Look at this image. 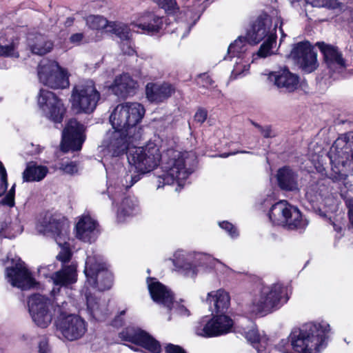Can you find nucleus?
Masks as SVG:
<instances>
[{"label":"nucleus","instance_id":"52","mask_svg":"<svg viewBox=\"0 0 353 353\" xmlns=\"http://www.w3.org/2000/svg\"><path fill=\"white\" fill-rule=\"evenodd\" d=\"M167 309L181 316H189L190 315V310L184 305L179 302H174V301H172L170 308Z\"/></svg>","mask_w":353,"mask_h":353},{"label":"nucleus","instance_id":"61","mask_svg":"<svg viewBox=\"0 0 353 353\" xmlns=\"http://www.w3.org/2000/svg\"><path fill=\"white\" fill-rule=\"evenodd\" d=\"M165 351L167 353H186L181 347L173 344H168L165 347Z\"/></svg>","mask_w":353,"mask_h":353},{"label":"nucleus","instance_id":"42","mask_svg":"<svg viewBox=\"0 0 353 353\" xmlns=\"http://www.w3.org/2000/svg\"><path fill=\"white\" fill-rule=\"evenodd\" d=\"M276 47V37L271 36L270 39L263 41L259 49L256 53L252 52V61L258 58H266L274 54V49Z\"/></svg>","mask_w":353,"mask_h":353},{"label":"nucleus","instance_id":"16","mask_svg":"<svg viewBox=\"0 0 353 353\" xmlns=\"http://www.w3.org/2000/svg\"><path fill=\"white\" fill-rule=\"evenodd\" d=\"M205 254L177 250L171 259L175 270L185 276L194 277L199 268L205 265Z\"/></svg>","mask_w":353,"mask_h":353},{"label":"nucleus","instance_id":"13","mask_svg":"<svg viewBox=\"0 0 353 353\" xmlns=\"http://www.w3.org/2000/svg\"><path fill=\"white\" fill-rule=\"evenodd\" d=\"M279 24L281 33V42L285 34L281 28L282 22L281 19L279 17L272 19L267 14L259 15L255 20L251 28L247 32L248 40L256 44L266 39H270L271 36L276 37V28Z\"/></svg>","mask_w":353,"mask_h":353},{"label":"nucleus","instance_id":"19","mask_svg":"<svg viewBox=\"0 0 353 353\" xmlns=\"http://www.w3.org/2000/svg\"><path fill=\"white\" fill-rule=\"evenodd\" d=\"M6 278L12 286L22 290L30 289L37 285L24 263L18 257L11 259V266L6 270Z\"/></svg>","mask_w":353,"mask_h":353},{"label":"nucleus","instance_id":"51","mask_svg":"<svg viewBox=\"0 0 353 353\" xmlns=\"http://www.w3.org/2000/svg\"><path fill=\"white\" fill-rule=\"evenodd\" d=\"M307 4L311 5L312 7L334 9L339 7V0H305Z\"/></svg>","mask_w":353,"mask_h":353},{"label":"nucleus","instance_id":"20","mask_svg":"<svg viewBox=\"0 0 353 353\" xmlns=\"http://www.w3.org/2000/svg\"><path fill=\"white\" fill-rule=\"evenodd\" d=\"M50 300L45 296L37 294L29 298V312L37 326L45 328L51 323L52 313L50 310Z\"/></svg>","mask_w":353,"mask_h":353},{"label":"nucleus","instance_id":"54","mask_svg":"<svg viewBox=\"0 0 353 353\" xmlns=\"http://www.w3.org/2000/svg\"><path fill=\"white\" fill-rule=\"evenodd\" d=\"M221 228L224 230L232 238H236L239 236L236 228L230 222L222 221L219 223Z\"/></svg>","mask_w":353,"mask_h":353},{"label":"nucleus","instance_id":"55","mask_svg":"<svg viewBox=\"0 0 353 353\" xmlns=\"http://www.w3.org/2000/svg\"><path fill=\"white\" fill-rule=\"evenodd\" d=\"M120 48L123 54L133 55L135 53L130 37H129V39L121 41Z\"/></svg>","mask_w":353,"mask_h":353},{"label":"nucleus","instance_id":"12","mask_svg":"<svg viewBox=\"0 0 353 353\" xmlns=\"http://www.w3.org/2000/svg\"><path fill=\"white\" fill-rule=\"evenodd\" d=\"M38 77L41 83L53 89H64L70 85L67 70L55 61H42L38 68Z\"/></svg>","mask_w":353,"mask_h":353},{"label":"nucleus","instance_id":"5","mask_svg":"<svg viewBox=\"0 0 353 353\" xmlns=\"http://www.w3.org/2000/svg\"><path fill=\"white\" fill-rule=\"evenodd\" d=\"M288 299L287 290L283 284H262L248 305V310L252 314L265 316L279 309Z\"/></svg>","mask_w":353,"mask_h":353},{"label":"nucleus","instance_id":"32","mask_svg":"<svg viewBox=\"0 0 353 353\" xmlns=\"http://www.w3.org/2000/svg\"><path fill=\"white\" fill-rule=\"evenodd\" d=\"M207 303L212 312L217 314L224 313L230 306V298L229 294L223 290L212 291L208 294Z\"/></svg>","mask_w":353,"mask_h":353},{"label":"nucleus","instance_id":"29","mask_svg":"<svg viewBox=\"0 0 353 353\" xmlns=\"http://www.w3.org/2000/svg\"><path fill=\"white\" fill-rule=\"evenodd\" d=\"M174 87L166 82L162 83H149L145 88L148 99L151 102L161 103L168 99L174 92Z\"/></svg>","mask_w":353,"mask_h":353},{"label":"nucleus","instance_id":"44","mask_svg":"<svg viewBox=\"0 0 353 353\" xmlns=\"http://www.w3.org/2000/svg\"><path fill=\"white\" fill-rule=\"evenodd\" d=\"M107 30L116 34L120 39H127L130 37V29L129 26L122 22H109Z\"/></svg>","mask_w":353,"mask_h":353},{"label":"nucleus","instance_id":"27","mask_svg":"<svg viewBox=\"0 0 353 353\" xmlns=\"http://www.w3.org/2000/svg\"><path fill=\"white\" fill-rule=\"evenodd\" d=\"M316 46L323 54L325 62L330 70L340 72L345 68L346 61L338 47L324 42H318Z\"/></svg>","mask_w":353,"mask_h":353},{"label":"nucleus","instance_id":"1","mask_svg":"<svg viewBox=\"0 0 353 353\" xmlns=\"http://www.w3.org/2000/svg\"><path fill=\"white\" fill-rule=\"evenodd\" d=\"M330 331L325 321L310 322L293 330L289 338L281 339L275 348L281 353H319L326 347Z\"/></svg>","mask_w":353,"mask_h":353},{"label":"nucleus","instance_id":"8","mask_svg":"<svg viewBox=\"0 0 353 353\" xmlns=\"http://www.w3.org/2000/svg\"><path fill=\"white\" fill-rule=\"evenodd\" d=\"M161 157L159 147L152 141L143 147L132 146L127 152L129 164L140 174L153 170L159 165Z\"/></svg>","mask_w":353,"mask_h":353},{"label":"nucleus","instance_id":"25","mask_svg":"<svg viewBox=\"0 0 353 353\" xmlns=\"http://www.w3.org/2000/svg\"><path fill=\"white\" fill-rule=\"evenodd\" d=\"M267 75L269 82L273 83L282 92H292L298 88L299 77L292 73L286 68L278 71L271 72Z\"/></svg>","mask_w":353,"mask_h":353},{"label":"nucleus","instance_id":"11","mask_svg":"<svg viewBox=\"0 0 353 353\" xmlns=\"http://www.w3.org/2000/svg\"><path fill=\"white\" fill-rule=\"evenodd\" d=\"M233 321L224 314H216L201 318L194 326L196 335L203 338L216 337L226 334L232 330Z\"/></svg>","mask_w":353,"mask_h":353},{"label":"nucleus","instance_id":"48","mask_svg":"<svg viewBox=\"0 0 353 353\" xmlns=\"http://www.w3.org/2000/svg\"><path fill=\"white\" fill-rule=\"evenodd\" d=\"M18 42L12 41L8 45H0V57L19 58Z\"/></svg>","mask_w":353,"mask_h":353},{"label":"nucleus","instance_id":"30","mask_svg":"<svg viewBox=\"0 0 353 353\" xmlns=\"http://www.w3.org/2000/svg\"><path fill=\"white\" fill-rule=\"evenodd\" d=\"M164 19L163 17L148 11L141 14L137 23H132V25L148 34L159 32L162 29Z\"/></svg>","mask_w":353,"mask_h":353},{"label":"nucleus","instance_id":"36","mask_svg":"<svg viewBox=\"0 0 353 353\" xmlns=\"http://www.w3.org/2000/svg\"><path fill=\"white\" fill-rule=\"evenodd\" d=\"M250 43L247 37H239L229 46L228 54L224 57V59L233 61V59L238 58L239 57H252V52L250 51Z\"/></svg>","mask_w":353,"mask_h":353},{"label":"nucleus","instance_id":"57","mask_svg":"<svg viewBox=\"0 0 353 353\" xmlns=\"http://www.w3.org/2000/svg\"><path fill=\"white\" fill-rule=\"evenodd\" d=\"M7 188V172L3 165L0 161V196L6 192Z\"/></svg>","mask_w":353,"mask_h":353},{"label":"nucleus","instance_id":"43","mask_svg":"<svg viewBox=\"0 0 353 353\" xmlns=\"http://www.w3.org/2000/svg\"><path fill=\"white\" fill-rule=\"evenodd\" d=\"M23 228L17 219L14 221H4L0 223V236L14 238L21 234Z\"/></svg>","mask_w":353,"mask_h":353},{"label":"nucleus","instance_id":"45","mask_svg":"<svg viewBox=\"0 0 353 353\" xmlns=\"http://www.w3.org/2000/svg\"><path fill=\"white\" fill-rule=\"evenodd\" d=\"M204 264L205 268L214 269L216 272L221 274L229 275L232 272L230 268L208 254H205Z\"/></svg>","mask_w":353,"mask_h":353},{"label":"nucleus","instance_id":"22","mask_svg":"<svg viewBox=\"0 0 353 353\" xmlns=\"http://www.w3.org/2000/svg\"><path fill=\"white\" fill-rule=\"evenodd\" d=\"M289 57L306 73L314 71L318 67L316 54L307 41L295 44Z\"/></svg>","mask_w":353,"mask_h":353},{"label":"nucleus","instance_id":"63","mask_svg":"<svg viewBox=\"0 0 353 353\" xmlns=\"http://www.w3.org/2000/svg\"><path fill=\"white\" fill-rule=\"evenodd\" d=\"M314 187H312L310 189H308L307 191L306 192L307 198L312 202L318 201L319 196L321 197L323 196L321 192H319V194L316 193L313 196L312 192L314 190Z\"/></svg>","mask_w":353,"mask_h":353},{"label":"nucleus","instance_id":"4","mask_svg":"<svg viewBox=\"0 0 353 353\" xmlns=\"http://www.w3.org/2000/svg\"><path fill=\"white\" fill-rule=\"evenodd\" d=\"M145 114L144 107L137 102H125L118 105L110 117L114 129L127 132L131 141H139L142 129L138 125Z\"/></svg>","mask_w":353,"mask_h":353},{"label":"nucleus","instance_id":"28","mask_svg":"<svg viewBox=\"0 0 353 353\" xmlns=\"http://www.w3.org/2000/svg\"><path fill=\"white\" fill-rule=\"evenodd\" d=\"M147 284L152 300L166 308H170L174 300L172 292L155 278L148 277Z\"/></svg>","mask_w":353,"mask_h":353},{"label":"nucleus","instance_id":"3","mask_svg":"<svg viewBox=\"0 0 353 353\" xmlns=\"http://www.w3.org/2000/svg\"><path fill=\"white\" fill-rule=\"evenodd\" d=\"M161 160V174L155 177L157 189L174 182L182 187L184 181L193 172L189 152H182L170 148L163 152Z\"/></svg>","mask_w":353,"mask_h":353},{"label":"nucleus","instance_id":"39","mask_svg":"<svg viewBox=\"0 0 353 353\" xmlns=\"http://www.w3.org/2000/svg\"><path fill=\"white\" fill-rule=\"evenodd\" d=\"M48 169L46 166L29 164L23 172L24 181H40L47 175Z\"/></svg>","mask_w":353,"mask_h":353},{"label":"nucleus","instance_id":"64","mask_svg":"<svg viewBox=\"0 0 353 353\" xmlns=\"http://www.w3.org/2000/svg\"><path fill=\"white\" fill-rule=\"evenodd\" d=\"M83 39V34L82 33H75L70 36V41L74 45H79Z\"/></svg>","mask_w":353,"mask_h":353},{"label":"nucleus","instance_id":"46","mask_svg":"<svg viewBox=\"0 0 353 353\" xmlns=\"http://www.w3.org/2000/svg\"><path fill=\"white\" fill-rule=\"evenodd\" d=\"M87 26L93 30L108 29L109 22L105 18L99 15H90L86 18Z\"/></svg>","mask_w":353,"mask_h":353},{"label":"nucleus","instance_id":"9","mask_svg":"<svg viewBox=\"0 0 353 353\" xmlns=\"http://www.w3.org/2000/svg\"><path fill=\"white\" fill-rule=\"evenodd\" d=\"M101 95L92 80L76 85L72 91V109L77 113L90 114L96 108Z\"/></svg>","mask_w":353,"mask_h":353},{"label":"nucleus","instance_id":"23","mask_svg":"<svg viewBox=\"0 0 353 353\" xmlns=\"http://www.w3.org/2000/svg\"><path fill=\"white\" fill-rule=\"evenodd\" d=\"M119 338L123 341L141 346L151 353H160L161 351L159 342L139 327L125 328L119 333Z\"/></svg>","mask_w":353,"mask_h":353},{"label":"nucleus","instance_id":"26","mask_svg":"<svg viewBox=\"0 0 353 353\" xmlns=\"http://www.w3.org/2000/svg\"><path fill=\"white\" fill-rule=\"evenodd\" d=\"M99 234L98 223L89 214H83L76 225V237L86 243L94 241Z\"/></svg>","mask_w":353,"mask_h":353},{"label":"nucleus","instance_id":"35","mask_svg":"<svg viewBox=\"0 0 353 353\" xmlns=\"http://www.w3.org/2000/svg\"><path fill=\"white\" fill-rule=\"evenodd\" d=\"M140 211L139 200L134 196L124 197L117 210V220L123 222L128 217L137 215Z\"/></svg>","mask_w":353,"mask_h":353},{"label":"nucleus","instance_id":"6","mask_svg":"<svg viewBox=\"0 0 353 353\" xmlns=\"http://www.w3.org/2000/svg\"><path fill=\"white\" fill-rule=\"evenodd\" d=\"M70 303L56 300L54 315L57 316V329L68 341H72L81 338L87 331V323L79 315L69 314Z\"/></svg>","mask_w":353,"mask_h":353},{"label":"nucleus","instance_id":"31","mask_svg":"<svg viewBox=\"0 0 353 353\" xmlns=\"http://www.w3.org/2000/svg\"><path fill=\"white\" fill-rule=\"evenodd\" d=\"M54 288L52 290V293L54 295L57 290L59 291V288L67 286L68 285L75 283L77 281V266L74 263L68 265H63L62 268L53 273L51 276Z\"/></svg>","mask_w":353,"mask_h":353},{"label":"nucleus","instance_id":"33","mask_svg":"<svg viewBox=\"0 0 353 353\" xmlns=\"http://www.w3.org/2000/svg\"><path fill=\"white\" fill-rule=\"evenodd\" d=\"M136 88L137 82L128 74L117 76L112 85V92L120 97L132 94Z\"/></svg>","mask_w":353,"mask_h":353},{"label":"nucleus","instance_id":"50","mask_svg":"<svg viewBox=\"0 0 353 353\" xmlns=\"http://www.w3.org/2000/svg\"><path fill=\"white\" fill-rule=\"evenodd\" d=\"M196 83L200 87L214 90L215 92L220 94V91L219 90H215L216 85H214V81L208 74L204 73L199 74L196 78Z\"/></svg>","mask_w":353,"mask_h":353},{"label":"nucleus","instance_id":"40","mask_svg":"<svg viewBox=\"0 0 353 353\" xmlns=\"http://www.w3.org/2000/svg\"><path fill=\"white\" fill-rule=\"evenodd\" d=\"M245 337L257 350L258 353H266L268 339L265 336H260L257 330L254 327L248 331H245Z\"/></svg>","mask_w":353,"mask_h":353},{"label":"nucleus","instance_id":"58","mask_svg":"<svg viewBox=\"0 0 353 353\" xmlns=\"http://www.w3.org/2000/svg\"><path fill=\"white\" fill-rule=\"evenodd\" d=\"M14 192H15V184H14L11 189L9 190L6 196L0 201V205H8L12 207L14 205Z\"/></svg>","mask_w":353,"mask_h":353},{"label":"nucleus","instance_id":"53","mask_svg":"<svg viewBox=\"0 0 353 353\" xmlns=\"http://www.w3.org/2000/svg\"><path fill=\"white\" fill-rule=\"evenodd\" d=\"M324 158H325V157H324V152H322V154L313 155L311 159L316 171L321 174H323L325 170L323 163Z\"/></svg>","mask_w":353,"mask_h":353},{"label":"nucleus","instance_id":"18","mask_svg":"<svg viewBox=\"0 0 353 353\" xmlns=\"http://www.w3.org/2000/svg\"><path fill=\"white\" fill-rule=\"evenodd\" d=\"M37 230L43 234H50L57 239L66 240L69 232V223L60 215L46 213L37 224Z\"/></svg>","mask_w":353,"mask_h":353},{"label":"nucleus","instance_id":"2","mask_svg":"<svg viewBox=\"0 0 353 353\" xmlns=\"http://www.w3.org/2000/svg\"><path fill=\"white\" fill-rule=\"evenodd\" d=\"M327 156L331 164L330 178L341 181L350 191L353 185H349L347 177L353 172V132L341 134L334 142Z\"/></svg>","mask_w":353,"mask_h":353},{"label":"nucleus","instance_id":"7","mask_svg":"<svg viewBox=\"0 0 353 353\" xmlns=\"http://www.w3.org/2000/svg\"><path fill=\"white\" fill-rule=\"evenodd\" d=\"M270 221L274 224L281 225L288 230H303L307 225L300 210L285 200L272 205L268 213Z\"/></svg>","mask_w":353,"mask_h":353},{"label":"nucleus","instance_id":"62","mask_svg":"<svg viewBox=\"0 0 353 353\" xmlns=\"http://www.w3.org/2000/svg\"><path fill=\"white\" fill-rule=\"evenodd\" d=\"M346 205L348 208V215L350 222L353 227V198H349L345 201Z\"/></svg>","mask_w":353,"mask_h":353},{"label":"nucleus","instance_id":"49","mask_svg":"<svg viewBox=\"0 0 353 353\" xmlns=\"http://www.w3.org/2000/svg\"><path fill=\"white\" fill-rule=\"evenodd\" d=\"M159 6L163 8L168 14H175L179 12V7L175 0H152Z\"/></svg>","mask_w":353,"mask_h":353},{"label":"nucleus","instance_id":"47","mask_svg":"<svg viewBox=\"0 0 353 353\" xmlns=\"http://www.w3.org/2000/svg\"><path fill=\"white\" fill-rule=\"evenodd\" d=\"M57 243L61 247V250L57 256V259L63 263L68 262L72 256L69 243L64 239H57Z\"/></svg>","mask_w":353,"mask_h":353},{"label":"nucleus","instance_id":"37","mask_svg":"<svg viewBox=\"0 0 353 353\" xmlns=\"http://www.w3.org/2000/svg\"><path fill=\"white\" fill-rule=\"evenodd\" d=\"M87 310L88 314L97 321H103L108 316V311L104 301L99 302L90 293L85 292Z\"/></svg>","mask_w":353,"mask_h":353},{"label":"nucleus","instance_id":"60","mask_svg":"<svg viewBox=\"0 0 353 353\" xmlns=\"http://www.w3.org/2000/svg\"><path fill=\"white\" fill-rule=\"evenodd\" d=\"M54 270V265L53 264H50L48 265H41L38 268V272L39 274L47 277L50 272H52Z\"/></svg>","mask_w":353,"mask_h":353},{"label":"nucleus","instance_id":"56","mask_svg":"<svg viewBox=\"0 0 353 353\" xmlns=\"http://www.w3.org/2000/svg\"><path fill=\"white\" fill-rule=\"evenodd\" d=\"M59 169L64 173L73 174L78 171L77 165L74 162L65 161L60 163Z\"/></svg>","mask_w":353,"mask_h":353},{"label":"nucleus","instance_id":"59","mask_svg":"<svg viewBox=\"0 0 353 353\" xmlns=\"http://www.w3.org/2000/svg\"><path fill=\"white\" fill-rule=\"evenodd\" d=\"M208 112L203 108H199L194 114V120L200 123H203L207 119Z\"/></svg>","mask_w":353,"mask_h":353},{"label":"nucleus","instance_id":"34","mask_svg":"<svg viewBox=\"0 0 353 353\" xmlns=\"http://www.w3.org/2000/svg\"><path fill=\"white\" fill-rule=\"evenodd\" d=\"M279 186L283 190L294 191L299 189L298 174L290 167L280 168L276 174Z\"/></svg>","mask_w":353,"mask_h":353},{"label":"nucleus","instance_id":"17","mask_svg":"<svg viewBox=\"0 0 353 353\" xmlns=\"http://www.w3.org/2000/svg\"><path fill=\"white\" fill-rule=\"evenodd\" d=\"M38 104L45 116L54 123H60L65 113L62 101L52 92L41 89Z\"/></svg>","mask_w":353,"mask_h":353},{"label":"nucleus","instance_id":"14","mask_svg":"<svg viewBox=\"0 0 353 353\" xmlns=\"http://www.w3.org/2000/svg\"><path fill=\"white\" fill-rule=\"evenodd\" d=\"M105 167L106 172L109 180L111 181L110 186L108 188V192L109 198L112 201L114 204L117 198L128 189L131 188L135 183L141 179V174L135 172L127 171L120 164H117L119 174L114 176L112 173L110 167H106L105 163H103Z\"/></svg>","mask_w":353,"mask_h":353},{"label":"nucleus","instance_id":"10","mask_svg":"<svg viewBox=\"0 0 353 353\" xmlns=\"http://www.w3.org/2000/svg\"><path fill=\"white\" fill-rule=\"evenodd\" d=\"M84 273L86 283L101 291L108 290L112 285L113 276L101 256H88L85 261Z\"/></svg>","mask_w":353,"mask_h":353},{"label":"nucleus","instance_id":"41","mask_svg":"<svg viewBox=\"0 0 353 353\" xmlns=\"http://www.w3.org/2000/svg\"><path fill=\"white\" fill-rule=\"evenodd\" d=\"M252 56L239 57L231 61L233 63V70H232L231 77L236 79L241 75H245L248 73L250 63L252 61Z\"/></svg>","mask_w":353,"mask_h":353},{"label":"nucleus","instance_id":"24","mask_svg":"<svg viewBox=\"0 0 353 353\" xmlns=\"http://www.w3.org/2000/svg\"><path fill=\"white\" fill-rule=\"evenodd\" d=\"M84 126L76 119H70L62 132L61 150H79L85 141Z\"/></svg>","mask_w":353,"mask_h":353},{"label":"nucleus","instance_id":"38","mask_svg":"<svg viewBox=\"0 0 353 353\" xmlns=\"http://www.w3.org/2000/svg\"><path fill=\"white\" fill-rule=\"evenodd\" d=\"M28 41L32 52L35 54H46L50 52L53 48V43L40 34H30Z\"/></svg>","mask_w":353,"mask_h":353},{"label":"nucleus","instance_id":"21","mask_svg":"<svg viewBox=\"0 0 353 353\" xmlns=\"http://www.w3.org/2000/svg\"><path fill=\"white\" fill-rule=\"evenodd\" d=\"M204 9L205 6L201 3V0L188 2L177 16L181 24L176 28L175 32L181 34L182 38L188 35L191 28L199 19Z\"/></svg>","mask_w":353,"mask_h":353},{"label":"nucleus","instance_id":"15","mask_svg":"<svg viewBox=\"0 0 353 353\" xmlns=\"http://www.w3.org/2000/svg\"><path fill=\"white\" fill-rule=\"evenodd\" d=\"M137 141H131L123 130L114 129V131L109 132L101 146V152L104 156L103 163L109 157H119L127 153Z\"/></svg>","mask_w":353,"mask_h":353}]
</instances>
